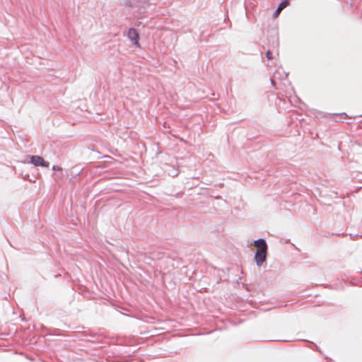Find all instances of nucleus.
I'll return each mask as SVG.
<instances>
[{"label": "nucleus", "instance_id": "obj_1", "mask_svg": "<svg viewBox=\"0 0 362 362\" xmlns=\"http://www.w3.org/2000/svg\"><path fill=\"white\" fill-rule=\"evenodd\" d=\"M255 246L257 248L255 254V261L258 265H261L265 260L267 257V245L264 240L259 239L255 241Z\"/></svg>", "mask_w": 362, "mask_h": 362}, {"label": "nucleus", "instance_id": "obj_2", "mask_svg": "<svg viewBox=\"0 0 362 362\" xmlns=\"http://www.w3.org/2000/svg\"><path fill=\"white\" fill-rule=\"evenodd\" d=\"M30 163L35 166H42L48 168L49 163L45 161L42 157L39 156H30Z\"/></svg>", "mask_w": 362, "mask_h": 362}, {"label": "nucleus", "instance_id": "obj_3", "mask_svg": "<svg viewBox=\"0 0 362 362\" xmlns=\"http://www.w3.org/2000/svg\"><path fill=\"white\" fill-rule=\"evenodd\" d=\"M127 35H128V37L134 42V44L136 47H140L139 42V35L138 32L134 28H130L128 31Z\"/></svg>", "mask_w": 362, "mask_h": 362}, {"label": "nucleus", "instance_id": "obj_4", "mask_svg": "<svg viewBox=\"0 0 362 362\" xmlns=\"http://www.w3.org/2000/svg\"><path fill=\"white\" fill-rule=\"evenodd\" d=\"M289 5L288 0H283L281 3L279 5V8L282 11L284 8L287 7Z\"/></svg>", "mask_w": 362, "mask_h": 362}, {"label": "nucleus", "instance_id": "obj_5", "mask_svg": "<svg viewBox=\"0 0 362 362\" xmlns=\"http://www.w3.org/2000/svg\"><path fill=\"white\" fill-rule=\"evenodd\" d=\"M281 10L278 7L276 11L273 14V18H276L279 16V15L281 13Z\"/></svg>", "mask_w": 362, "mask_h": 362}, {"label": "nucleus", "instance_id": "obj_6", "mask_svg": "<svg viewBox=\"0 0 362 362\" xmlns=\"http://www.w3.org/2000/svg\"><path fill=\"white\" fill-rule=\"evenodd\" d=\"M266 56H267V58L268 59H272V52L270 51H267V52Z\"/></svg>", "mask_w": 362, "mask_h": 362}, {"label": "nucleus", "instance_id": "obj_7", "mask_svg": "<svg viewBox=\"0 0 362 362\" xmlns=\"http://www.w3.org/2000/svg\"><path fill=\"white\" fill-rule=\"evenodd\" d=\"M308 342H309L310 344V348H312V346H315L317 349V346L316 344H315L312 341H307Z\"/></svg>", "mask_w": 362, "mask_h": 362}, {"label": "nucleus", "instance_id": "obj_8", "mask_svg": "<svg viewBox=\"0 0 362 362\" xmlns=\"http://www.w3.org/2000/svg\"><path fill=\"white\" fill-rule=\"evenodd\" d=\"M53 168L54 170H59V168L58 167L54 166V165L53 166V168Z\"/></svg>", "mask_w": 362, "mask_h": 362}, {"label": "nucleus", "instance_id": "obj_9", "mask_svg": "<svg viewBox=\"0 0 362 362\" xmlns=\"http://www.w3.org/2000/svg\"><path fill=\"white\" fill-rule=\"evenodd\" d=\"M3 347H4L3 346L0 345V349H2L4 351H6L7 350V349H4Z\"/></svg>", "mask_w": 362, "mask_h": 362}]
</instances>
